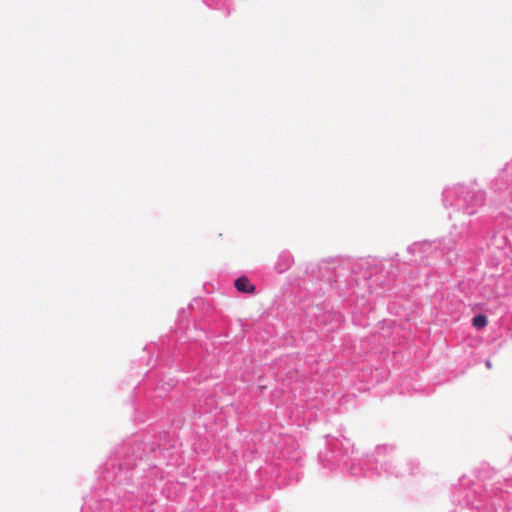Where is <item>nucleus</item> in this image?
<instances>
[{
	"label": "nucleus",
	"mask_w": 512,
	"mask_h": 512,
	"mask_svg": "<svg viewBox=\"0 0 512 512\" xmlns=\"http://www.w3.org/2000/svg\"><path fill=\"white\" fill-rule=\"evenodd\" d=\"M486 367H487L488 369L492 368V363H491V361H489V360H488V361H486Z\"/></svg>",
	"instance_id": "obj_3"
},
{
	"label": "nucleus",
	"mask_w": 512,
	"mask_h": 512,
	"mask_svg": "<svg viewBox=\"0 0 512 512\" xmlns=\"http://www.w3.org/2000/svg\"><path fill=\"white\" fill-rule=\"evenodd\" d=\"M235 287L239 292L252 294L255 291V286L250 283L247 277H240L235 281Z\"/></svg>",
	"instance_id": "obj_1"
},
{
	"label": "nucleus",
	"mask_w": 512,
	"mask_h": 512,
	"mask_svg": "<svg viewBox=\"0 0 512 512\" xmlns=\"http://www.w3.org/2000/svg\"><path fill=\"white\" fill-rule=\"evenodd\" d=\"M487 317L483 314L475 316L472 320V324L476 329H482L487 325Z\"/></svg>",
	"instance_id": "obj_2"
}]
</instances>
